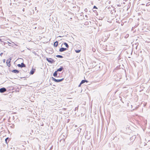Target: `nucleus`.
Listing matches in <instances>:
<instances>
[{
  "mask_svg": "<svg viewBox=\"0 0 150 150\" xmlns=\"http://www.w3.org/2000/svg\"><path fill=\"white\" fill-rule=\"evenodd\" d=\"M58 42L57 41H56L54 43V46L55 47H57L58 45Z\"/></svg>",
  "mask_w": 150,
  "mask_h": 150,
  "instance_id": "obj_9",
  "label": "nucleus"
},
{
  "mask_svg": "<svg viewBox=\"0 0 150 150\" xmlns=\"http://www.w3.org/2000/svg\"><path fill=\"white\" fill-rule=\"evenodd\" d=\"M11 58L10 57L8 59L6 62V64L7 65L8 67H10L11 66Z\"/></svg>",
  "mask_w": 150,
  "mask_h": 150,
  "instance_id": "obj_1",
  "label": "nucleus"
},
{
  "mask_svg": "<svg viewBox=\"0 0 150 150\" xmlns=\"http://www.w3.org/2000/svg\"><path fill=\"white\" fill-rule=\"evenodd\" d=\"M3 62L4 63H5V59H4L3 60Z\"/></svg>",
  "mask_w": 150,
  "mask_h": 150,
  "instance_id": "obj_19",
  "label": "nucleus"
},
{
  "mask_svg": "<svg viewBox=\"0 0 150 150\" xmlns=\"http://www.w3.org/2000/svg\"><path fill=\"white\" fill-rule=\"evenodd\" d=\"M64 45H65V46L67 47V48H68L69 47V46L68 45V44L66 42H64Z\"/></svg>",
  "mask_w": 150,
  "mask_h": 150,
  "instance_id": "obj_14",
  "label": "nucleus"
},
{
  "mask_svg": "<svg viewBox=\"0 0 150 150\" xmlns=\"http://www.w3.org/2000/svg\"><path fill=\"white\" fill-rule=\"evenodd\" d=\"M35 71V69H32L30 71V74H33L34 73Z\"/></svg>",
  "mask_w": 150,
  "mask_h": 150,
  "instance_id": "obj_10",
  "label": "nucleus"
},
{
  "mask_svg": "<svg viewBox=\"0 0 150 150\" xmlns=\"http://www.w3.org/2000/svg\"><path fill=\"white\" fill-rule=\"evenodd\" d=\"M84 11H85L86 12H87L88 11L87 10V8H85V9H84Z\"/></svg>",
  "mask_w": 150,
  "mask_h": 150,
  "instance_id": "obj_18",
  "label": "nucleus"
},
{
  "mask_svg": "<svg viewBox=\"0 0 150 150\" xmlns=\"http://www.w3.org/2000/svg\"><path fill=\"white\" fill-rule=\"evenodd\" d=\"M56 57H58V58H62L63 57V56L61 55H57L56 56Z\"/></svg>",
  "mask_w": 150,
  "mask_h": 150,
  "instance_id": "obj_13",
  "label": "nucleus"
},
{
  "mask_svg": "<svg viewBox=\"0 0 150 150\" xmlns=\"http://www.w3.org/2000/svg\"><path fill=\"white\" fill-rule=\"evenodd\" d=\"M17 66L19 67H25V64L23 63H21V64H18L17 65Z\"/></svg>",
  "mask_w": 150,
  "mask_h": 150,
  "instance_id": "obj_5",
  "label": "nucleus"
},
{
  "mask_svg": "<svg viewBox=\"0 0 150 150\" xmlns=\"http://www.w3.org/2000/svg\"><path fill=\"white\" fill-rule=\"evenodd\" d=\"M78 107H76L75 109V111L76 110H78Z\"/></svg>",
  "mask_w": 150,
  "mask_h": 150,
  "instance_id": "obj_17",
  "label": "nucleus"
},
{
  "mask_svg": "<svg viewBox=\"0 0 150 150\" xmlns=\"http://www.w3.org/2000/svg\"><path fill=\"white\" fill-rule=\"evenodd\" d=\"M25 11V8H23V11Z\"/></svg>",
  "mask_w": 150,
  "mask_h": 150,
  "instance_id": "obj_23",
  "label": "nucleus"
},
{
  "mask_svg": "<svg viewBox=\"0 0 150 150\" xmlns=\"http://www.w3.org/2000/svg\"><path fill=\"white\" fill-rule=\"evenodd\" d=\"M3 54V53H1L0 54V55L1 56V55L2 54Z\"/></svg>",
  "mask_w": 150,
  "mask_h": 150,
  "instance_id": "obj_24",
  "label": "nucleus"
},
{
  "mask_svg": "<svg viewBox=\"0 0 150 150\" xmlns=\"http://www.w3.org/2000/svg\"><path fill=\"white\" fill-rule=\"evenodd\" d=\"M8 42L9 44H11V43H10V42Z\"/></svg>",
  "mask_w": 150,
  "mask_h": 150,
  "instance_id": "obj_22",
  "label": "nucleus"
},
{
  "mask_svg": "<svg viewBox=\"0 0 150 150\" xmlns=\"http://www.w3.org/2000/svg\"><path fill=\"white\" fill-rule=\"evenodd\" d=\"M86 82H87L88 81L86 80H82L81 82V84H82Z\"/></svg>",
  "mask_w": 150,
  "mask_h": 150,
  "instance_id": "obj_12",
  "label": "nucleus"
},
{
  "mask_svg": "<svg viewBox=\"0 0 150 150\" xmlns=\"http://www.w3.org/2000/svg\"><path fill=\"white\" fill-rule=\"evenodd\" d=\"M52 79L53 81L57 82H60L63 80L64 79H56L53 77H52Z\"/></svg>",
  "mask_w": 150,
  "mask_h": 150,
  "instance_id": "obj_2",
  "label": "nucleus"
},
{
  "mask_svg": "<svg viewBox=\"0 0 150 150\" xmlns=\"http://www.w3.org/2000/svg\"><path fill=\"white\" fill-rule=\"evenodd\" d=\"M67 50L66 48H64V47H61L59 49V51L60 52H62L64 51L65 50Z\"/></svg>",
  "mask_w": 150,
  "mask_h": 150,
  "instance_id": "obj_6",
  "label": "nucleus"
},
{
  "mask_svg": "<svg viewBox=\"0 0 150 150\" xmlns=\"http://www.w3.org/2000/svg\"><path fill=\"white\" fill-rule=\"evenodd\" d=\"M8 138H6V139H5V141H6V143H7V140H8Z\"/></svg>",
  "mask_w": 150,
  "mask_h": 150,
  "instance_id": "obj_16",
  "label": "nucleus"
},
{
  "mask_svg": "<svg viewBox=\"0 0 150 150\" xmlns=\"http://www.w3.org/2000/svg\"><path fill=\"white\" fill-rule=\"evenodd\" d=\"M11 71L13 72L14 73H15L18 74L19 72V71L18 70L14 69L13 70Z\"/></svg>",
  "mask_w": 150,
  "mask_h": 150,
  "instance_id": "obj_7",
  "label": "nucleus"
},
{
  "mask_svg": "<svg viewBox=\"0 0 150 150\" xmlns=\"http://www.w3.org/2000/svg\"><path fill=\"white\" fill-rule=\"evenodd\" d=\"M57 71H55V72L53 74V76L55 77H57Z\"/></svg>",
  "mask_w": 150,
  "mask_h": 150,
  "instance_id": "obj_11",
  "label": "nucleus"
},
{
  "mask_svg": "<svg viewBox=\"0 0 150 150\" xmlns=\"http://www.w3.org/2000/svg\"><path fill=\"white\" fill-rule=\"evenodd\" d=\"M93 8H97V7L96 6H95L93 7Z\"/></svg>",
  "mask_w": 150,
  "mask_h": 150,
  "instance_id": "obj_20",
  "label": "nucleus"
},
{
  "mask_svg": "<svg viewBox=\"0 0 150 150\" xmlns=\"http://www.w3.org/2000/svg\"><path fill=\"white\" fill-rule=\"evenodd\" d=\"M6 91V88H0V92L1 93H4Z\"/></svg>",
  "mask_w": 150,
  "mask_h": 150,
  "instance_id": "obj_4",
  "label": "nucleus"
},
{
  "mask_svg": "<svg viewBox=\"0 0 150 150\" xmlns=\"http://www.w3.org/2000/svg\"><path fill=\"white\" fill-rule=\"evenodd\" d=\"M81 51V50H76L75 52L76 53H79V52Z\"/></svg>",
  "mask_w": 150,
  "mask_h": 150,
  "instance_id": "obj_15",
  "label": "nucleus"
},
{
  "mask_svg": "<svg viewBox=\"0 0 150 150\" xmlns=\"http://www.w3.org/2000/svg\"><path fill=\"white\" fill-rule=\"evenodd\" d=\"M63 68L62 67H61L60 68L58 69L57 70V71H61L63 69Z\"/></svg>",
  "mask_w": 150,
  "mask_h": 150,
  "instance_id": "obj_8",
  "label": "nucleus"
},
{
  "mask_svg": "<svg viewBox=\"0 0 150 150\" xmlns=\"http://www.w3.org/2000/svg\"><path fill=\"white\" fill-rule=\"evenodd\" d=\"M46 59L47 61L51 63H53L54 62L53 59L51 58H47Z\"/></svg>",
  "mask_w": 150,
  "mask_h": 150,
  "instance_id": "obj_3",
  "label": "nucleus"
},
{
  "mask_svg": "<svg viewBox=\"0 0 150 150\" xmlns=\"http://www.w3.org/2000/svg\"><path fill=\"white\" fill-rule=\"evenodd\" d=\"M81 84V83H80V84H79V87H80V86H81V84Z\"/></svg>",
  "mask_w": 150,
  "mask_h": 150,
  "instance_id": "obj_21",
  "label": "nucleus"
},
{
  "mask_svg": "<svg viewBox=\"0 0 150 150\" xmlns=\"http://www.w3.org/2000/svg\"><path fill=\"white\" fill-rule=\"evenodd\" d=\"M85 16L87 17V15H86Z\"/></svg>",
  "mask_w": 150,
  "mask_h": 150,
  "instance_id": "obj_26",
  "label": "nucleus"
},
{
  "mask_svg": "<svg viewBox=\"0 0 150 150\" xmlns=\"http://www.w3.org/2000/svg\"><path fill=\"white\" fill-rule=\"evenodd\" d=\"M35 10H37V8H36V7H35Z\"/></svg>",
  "mask_w": 150,
  "mask_h": 150,
  "instance_id": "obj_25",
  "label": "nucleus"
}]
</instances>
